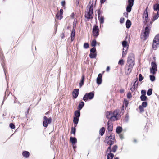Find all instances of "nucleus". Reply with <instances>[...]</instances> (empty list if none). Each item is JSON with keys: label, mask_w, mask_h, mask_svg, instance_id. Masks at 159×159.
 <instances>
[{"label": "nucleus", "mask_w": 159, "mask_h": 159, "mask_svg": "<svg viewBox=\"0 0 159 159\" xmlns=\"http://www.w3.org/2000/svg\"><path fill=\"white\" fill-rule=\"evenodd\" d=\"M106 118L110 120V121H115L120 117V116L119 114V111L115 110L113 112L111 111H107L106 113Z\"/></svg>", "instance_id": "obj_1"}, {"label": "nucleus", "mask_w": 159, "mask_h": 159, "mask_svg": "<svg viewBox=\"0 0 159 159\" xmlns=\"http://www.w3.org/2000/svg\"><path fill=\"white\" fill-rule=\"evenodd\" d=\"M87 11L85 13V17L88 19H92L93 16V4L90 2L87 7Z\"/></svg>", "instance_id": "obj_2"}, {"label": "nucleus", "mask_w": 159, "mask_h": 159, "mask_svg": "<svg viewBox=\"0 0 159 159\" xmlns=\"http://www.w3.org/2000/svg\"><path fill=\"white\" fill-rule=\"evenodd\" d=\"M143 28V33L142 34L141 36V39L145 41L148 38L149 35L151 27L148 24H146V26Z\"/></svg>", "instance_id": "obj_3"}, {"label": "nucleus", "mask_w": 159, "mask_h": 159, "mask_svg": "<svg viewBox=\"0 0 159 159\" xmlns=\"http://www.w3.org/2000/svg\"><path fill=\"white\" fill-rule=\"evenodd\" d=\"M115 139V134H111L109 136H107L106 137L104 142L108 145L111 146L114 143Z\"/></svg>", "instance_id": "obj_4"}, {"label": "nucleus", "mask_w": 159, "mask_h": 159, "mask_svg": "<svg viewBox=\"0 0 159 159\" xmlns=\"http://www.w3.org/2000/svg\"><path fill=\"white\" fill-rule=\"evenodd\" d=\"M94 94L93 92H92L89 93H86L83 98V100L86 102L88 100L92 99L94 97Z\"/></svg>", "instance_id": "obj_5"}, {"label": "nucleus", "mask_w": 159, "mask_h": 159, "mask_svg": "<svg viewBox=\"0 0 159 159\" xmlns=\"http://www.w3.org/2000/svg\"><path fill=\"white\" fill-rule=\"evenodd\" d=\"M159 45V34L156 35L153 41L152 48L156 50L157 48V46Z\"/></svg>", "instance_id": "obj_6"}, {"label": "nucleus", "mask_w": 159, "mask_h": 159, "mask_svg": "<svg viewBox=\"0 0 159 159\" xmlns=\"http://www.w3.org/2000/svg\"><path fill=\"white\" fill-rule=\"evenodd\" d=\"M134 55L132 53L129 54L128 56L127 59V64L134 65Z\"/></svg>", "instance_id": "obj_7"}, {"label": "nucleus", "mask_w": 159, "mask_h": 159, "mask_svg": "<svg viewBox=\"0 0 159 159\" xmlns=\"http://www.w3.org/2000/svg\"><path fill=\"white\" fill-rule=\"evenodd\" d=\"M157 70V66L156 63L155 62H152L151 63V68L150 69V73L154 75L156 74Z\"/></svg>", "instance_id": "obj_8"}, {"label": "nucleus", "mask_w": 159, "mask_h": 159, "mask_svg": "<svg viewBox=\"0 0 159 159\" xmlns=\"http://www.w3.org/2000/svg\"><path fill=\"white\" fill-rule=\"evenodd\" d=\"M43 118V125L44 127H47L48 126V124H50L51 122L52 118L51 117H50L48 119L46 116H44Z\"/></svg>", "instance_id": "obj_9"}, {"label": "nucleus", "mask_w": 159, "mask_h": 159, "mask_svg": "<svg viewBox=\"0 0 159 159\" xmlns=\"http://www.w3.org/2000/svg\"><path fill=\"white\" fill-rule=\"evenodd\" d=\"M134 0H128V5L126 9V10L127 12L129 13L131 12L132 7L134 5Z\"/></svg>", "instance_id": "obj_10"}, {"label": "nucleus", "mask_w": 159, "mask_h": 159, "mask_svg": "<svg viewBox=\"0 0 159 159\" xmlns=\"http://www.w3.org/2000/svg\"><path fill=\"white\" fill-rule=\"evenodd\" d=\"M134 66L133 64H126L125 68V73L126 74L129 75L131 73Z\"/></svg>", "instance_id": "obj_11"}, {"label": "nucleus", "mask_w": 159, "mask_h": 159, "mask_svg": "<svg viewBox=\"0 0 159 159\" xmlns=\"http://www.w3.org/2000/svg\"><path fill=\"white\" fill-rule=\"evenodd\" d=\"M93 33L95 37H97L99 35V28L98 26H94L93 28Z\"/></svg>", "instance_id": "obj_12"}, {"label": "nucleus", "mask_w": 159, "mask_h": 159, "mask_svg": "<svg viewBox=\"0 0 159 159\" xmlns=\"http://www.w3.org/2000/svg\"><path fill=\"white\" fill-rule=\"evenodd\" d=\"M107 129L108 131H111L113 130V125L112 122L110 120L108 121L107 125Z\"/></svg>", "instance_id": "obj_13"}, {"label": "nucleus", "mask_w": 159, "mask_h": 159, "mask_svg": "<svg viewBox=\"0 0 159 159\" xmlns=\"http://www.w3.org/2000/svg\"><path fill=\"white\" fill-rule=\"evenodd\" d=\"M147 8L146 10L144 11L143 16V19L146 22H147L149 20V19L148 17V13L147 11Z\"/></svg>", "instance_id": "obj_14"}, {"label": "nucleus", "mask_w": 159, "mask_h": 159, "mask_svg": "<svg viewBox=\"0 0 159 159\" xmlns=\"http://www.w3.org/2000/svg\"><path fill=\"white\" fill-rule=\"evenodd\" d=\"M102 74H99L96 80L97 84L98 85H100L102 83Z\"/></svg>", "instance_id": "obj_15"}, {"label": "nucleus", "mask_w": 159, "mask_h": 159, "mask_svg": "<svg viewBox=\"0 0 159 159\" xmlns=\"http://www.w3.org/2000/svg\"><path fill=\"white\" fill-rule=\"evenodd\" d=\"M79 93V90L78 89H75L72 92V95L73 97L76 98L78 96Z\"/></svg>", "instance_id": "obj_16"}, {"label": "nucleus", "mask_w": 159, "mask_h": 159, "mask_svg": "<svg viewBox=\"0 0 159 159\" xmlns=\"http://www.w3.org/2000/svg\"><path fill=\"white\" fill-rule=\"evenodd\" d=\"M70 140L73 145L75 144L77 142V139L75 137H70Z\"/></svg>", "instance_id": "obj_17"}, {"label": "nucleus", "mask_w": 159, "mask_h": 159, "mask_svg": "<svg viewBox=\"0 0 159 159\" xmlns=\"http://www.w3.org/2000/svg\"><path fill=\"white\" fill-rule=\"evenodd\" d=\"M74 115L75 116V117L79 118L80 115V110H78L75 111L74 112Z\"/></svg>", "instance_id": "obj_18"}, {"label": "nucleus", "mask_w": 159, "mask_h": 159, "mask_svg": "<svg viewBox=\"0 0 159 159\" xmlns=\"http://www.w3.org/2000/svg\"><path fill=\"white\" fill-rule=\"evenodd\" d=\"M131 25V22L129 20H127L126 22V26L127 28H129Z\"/></svg>", "instance_id": "obj_19"}, {"label": "nucleus", "mask_w": 159, "mask_h": 159, "mask_svg": "<svg viewBox=\"0 0 159 159\" xmlns=\"http://www.w3.org/2000/svg\"><path fill=\"white\" fill-rule=\"evenodd\" d=\"M84 76L83 75L82 76L81 81L80 83V88H81L82 85L84 84Z\"/></svg>", "instance_id": "obj_20"}, {"label": "nucleus", "mask_w": 159, "mask_h": 159, "mask_svg": "<svg viewBox=\"0 0 159 159\" xmlns=\"http://www.w3.org/2000/svg\"><path fill=\"white\" fill-rule=\"evenodd\" d=\"M122 45L123 47V48H127V49H128V47L127 43L126 41H124L122 42Z\"/></svg>", "instance_id": "obj_21"}, {"label": "nucleus", "mask_w": 159, "mask_h": 159, "mask_svg": "<svg viewBox=\"0 0 159 159\" xmlns=\"http://www.w3.org/2000/svg\"><path fill=\"white\" fill-rule=\"evenodd\" d=\"M22 155L25 157L27 158L29 157L30 153L28 152L27 151H25L23 152Z\"/></svg>", "instance_id": "obj_22"}, {"label": "nucleus", "mask_w": 159, "mask_h": 159, "mask_svg": "<svg viewBox=\"0 0 159 159\" xmlns=\"http://www.w3.org/2000/svg\"><path fill=\"white\" fill-rule=\"evenodd\" d=\"M84 103L83 102H81L78 105V110H81L84 105Z\"/></svg>", "instance_id": "obj_23"}, {"label": "nucleus", "mask_w": 159, "mask_h": 159, "mask_svg": "<svg viewBox=\"0 0 159 159\" xmlns=\"http://www.w3.org/2000/svg\"><path fill=\"white\" fill-rule=\"evenodd\" d=\"M62 14L59 13V12H58L56 15L57 18L59 20L61 19L63 17L62 16Z\"/></svg>", "instance_id": "obj_24"}, {"label": "nucleus", "mask_w": 159, "mask_h": 159, "mask_svg": "<svg viewBox=\"0 0 159 159\" xmlns=\"http://www.w3.org/2000/svg\"><path fill=\"white\" fill-rule=\"evenodd\" d=\"M153 9L155 11H159V4H157L153 6Z\"/></svg>", "instance_id": "obj_25"}, {"label": "nucleus", "mask_w": 159, "mask_h": 159, "mask_svg": "<svg viewBox=\"0 0 159 159\" xmlns=\"http://www.w3.org/2000/svg\"><path fill=\"white\" fill-rule=\"evenodd\" d=\"M105 132V128L104 127L102 128L99 130V134L101 136H102Z\"/></svg>", "instance_id": "obj_26"}, {"label": "nucleus", "mask_w": 159, "mask_h": 159, "mask_svg": "<svg viewBox=\"0 0 159 159\" xmlns=\"http://www.w3.org/2000/svg\"><path fill=\"white\" fill-rule=\"evenodd\" d=\"M127 50L128 49H127V48H124L123 49L122 57H124L126 56L127 53Z\"/></svg>", "instance_id": "obj_27"}, {"label": "nucleus", "mask_w": 159, "mask_h": 159, "mask_svg": "<svg viewBox=\"0 0 159 159\" xmlns=\"http://www.w3.org/2000/svg\"><path fill=\"white\" fill-rule=\"evenodd\" d=\"M159 17V11H157V14L154 15L153 16L152 20L153 21H155L157 20Z\"/></svg>", "instance_id": "obj_28"}, {"label": "nucleus", "mask_w": 159, "mask_h": 159, "mask_svg": "<svg viewBox=\"0 0 159 159\" xmlns=\"http://www.w3.org/2000/svg\"><path fill=\"white\" fill-rule=\"evenodd\" d=\"M114 157V154L111 153L108 154L107 156V159H112Z\"/></svg>", "instance_id": "obj_29"}, {"label": "nucleus", "mask_w": 159, "mask_h": 159, "mask_svg": "<svg viewBox=\"0 0 159 159\" xmlns=\"http://www.w3.org/2000/svg\"><path fill=\"white\" fill-rule=\"evenodd\" d=\"M122 129L121 127H118L116 129V132L118 134L120 133L122 131Z\"/></svg>", "instance_id": "obj_30"}, {"label": "nucleus", "mask_w": 159, "mask_h": 159, "mask_svg": "<svg viewBox=\"0 0 159 159\" xmlns=\"http://www.w3.org/2000/svg\"><path fill=\"white\" fill-rule=\"evenodd\" d=\"M97 54L95 53H90L89 57L91 58H95L96 57Z\"/></svg>", "instance_id": "obj_31"}, {"label": "nucleus", "mask_w": 159, "mask_h": 159, "mask_svg": "<svg viewBox=\"0 0 159 159\" xmlns=\"http://www.w3.org/2000/svg\"><path fill=\"white\" fill-rule=\"evenodd\" d=\"M75 35V33L74 32V31H72L71 34V41H73L74 39Z\"/></svg>", "instance_id": "obj_32"}, {"label": "nucleus", "mask_w": 159, "mask_h": 159, "mask_svg": "<svg viewBox=\"0 0 159 159\" xmlns=\"http://www.w3.org/2000/svg\"><path fill=\"white\" fill-rule=\"evenodd\" d=\"M79 120V118L77 117H74L73 119V122L75 124H77Z\"/></svg>", "instance_id": "obj_33"}, {"label": "nucleus", "mask_w": 159, "mask_h": 159, "mask_svg": "<svg viewBox=\"0 0 159 159\" xmlns=\"http://www.w3.org/2000/svg\"><path fill=\"white\" fill-rule=\"evenodd\" d=\"M140 98L141 101H144L146 100L147 97L145 95H142L140 96Z\"/></svg>", "instance_id": "obj_34"}, {"label": "nucleus", "mask_w": 159, "mask_h": 159, "mask_svg": "<svg viewBox=\"0 0 159 159\" xmlns=\"http://www.w3.org/2000/svg\"><path fill=\"white\" fill-rule=\"evenodd\" d=\"M118 148V146L117 145H114L112 149V152H115Z\"/></svg>", "instance_id": "obj_35"}, {"label": "nucleus", "mask_w": 159, "mask_h": 159, "mask_svg": "<svg viewBox=\"0 0 159 159\" xmlns=\"http://www.w3.org/2000/svg\"><path fill=\"white\" fill-rule=\"evenodd\" d=\"M152 93V90L151 89H149L148 90V91L147 94V95L148 96L151 95Z\"/></svg>", "instance_id": "obj_36"}, {"label": "nucleus", "mask_w": 159, "mask_h": 159, "mask_svg": "<svg viewBox=\"0 0 159 159\" xmlns=\"http://www.w3.org/2000/svg\"><path fill=\"white\" fill-rule=\"evenodd\" d=\"M96 44V40H93L92 41L91 45L92 47H95Z\"/></svg>", "instance_id": "obj_37"}, {"label": "nucleus", "mask_w": 159, "mask_h": 159, "mask_svg": "<svg viewBox=\"0 0 159 159\" xmlns=\"http://www.w3.org/2000/svg\"><path fill=\"white\" fill-rule=\"evenodd\" d=\"M124 64V61L123 59L120 60L118 62V64L120 65H122Z\"/></svg>", "instance_id": "obj_38"}, {"label": "nucleus", "mask_w": 159, "mask_h": 159, "mask_svg": "<svg viewBox=\"0 0 159 159\" xmlns=\"http://www.w3.org/2000/svg\"><path fill=\"white\" fill-rule=\"evenodd\" d=\"M76 131V128L75 127H72L71 128V133L73 134L74 135H75Z\"/></svg>", "instance_id": "obj_39"}, {"label": "nucleus", "mask_w": 159, "mask_h": 159, "mask_svg": "<svg viewBox=\"0 0 159 159\" xmlns=\"http://www.w3.org/2000/svg\"><path fill=\"white\" fill-rule=\"evenodd\" d=\"M136 85L134 84L133 86L130 88V90L132 92H133L134 91L135 89L136 88Z\"/></svg>", "instance_id": "obj_40"}, {"label": "nucleus", "mask_w": 159, "mask_h": 159, "mask_svg": "<svg viewBox=\"0 0 159 159\" xmlns=\"http://www.w3.org/2000/svg\"><path fill=\"white\" fill-rule=\"evenodd\" d=\"M147 105V103L146 102H142V104L141 106H142L144 107H146Z\"/></svg>", "instance_id": "obj_41"}, {"label": "nucleus", "mask_w": 159, "mask_h": 159, "mask_svg": "<svg viewBox=\"0 0 159 159\" xmlns=\"http://www.w3.org/2000/svg\"><path fill=\"white\" fill-rule=\"evenodd\" d=\"M144 107H143L142 106H139V108L140 110V112L142 113L144 111V110L143 108Z\"/></svg>", "instance_id": "obj_42"}, {"label": "nucleus", "mask_w": 159, "mask_h": 159, "mask_svg": "<svg viewBox=\"0 0 159 159\" xmlns=\"http://www.w3.org/2000/svg\"><path fill=\"white\" fill-rule=\"evenodd\" d=\"M150 80L152 81H154L155 80V77L153 75L150 76Z\"/></svg>", "instance_id": "obj_43"}, {"label": "nucleus", "mask_w": 159, "mask_h": 159, "mask_svg": "<svg viewBox=\"0 0 159 159\" xmlns=\"http://www.w3.org/2000/svg\"><path fill=\"white\" fill-rule=\"evenodd\" d=\"M112 152V150H111V146H110H110H109L107 148L106 150L107 152Z\"/></svg>", "instance_id": "obj_44"}, {"label": "nucleus", "mask_w": 159, "mask_h": 159, "mask_svg": "<svg viewBox=\"0 0 159 159\" xmlns=\"http://www.w3.org/2000/svg\"><path fill=\"white\" fill-rule=\"evenodd\" d=\"M96 51L95 48V47H93L90 50L91 53H95Z\"/></svg>", "instance_id": "obj_45"}, {"label": "nucleus", "mask_w": 159, "mask_h": 159, "mask_svg": "<svg viewBox=\"0 0 159 159\" xmlns=\"http://www.w3.org/2000/svg\"><path fill=\"white\" fill-rule=\"evenodd\" d=\"M100 22L101 24H103L104 23V17L103 16H101L100 19Z\"/></svg>", "instance_id": "obj_46"}, {"label": "nucleus", "mask_w": 159, "mask_h": 159, "mask_svg": "<svg viewBox=\"0 0 159 159\" xmlns=\"http://www.w3.org/2000/svg\"><path fill=\"white\" fill-rule=\"evenodd\" d=\"M89 47V45L87 43H85L84 44V47L85 48L87 49Z\"/></svg>", "instance_id": "obj_47"}, {"label": "nucleus", "mask_w": 159, "mask_h": 159, "mask_svg": "<svg viewBox=\"0 0 159 159\" xmlns=\"http://www.w3.org/2000/svg\"><path fill=\"white\" fill-rule=\"evenodd\" d=\"M10 127L12 129H14L15 128V126L13 124L11 123H10L9 125Z\"/></svg>", "instance_id": "obj_48"}, {"label": "nucleus", "mask_w": 159, "mask_h": 159, "mask_svg": "<svg viewBox=\"0 0 159 159\" xmlns=\"http://www.w3.org/2000/svg\"><path fill=\"white\" fill-rule=\"evenodd\" d=\"M139 80L140 81H141L143 80V77L142 75L141 74H140L139 75Z\"/></svg>", "instance_id": "obj_49"}, {"label": "nucleus", "mask_w": 159, "mask_h": 159, "mask_svg": "<svg viewBox=\"0 0 159 159\" xmlns=\"http://www.w3.org/2000/svg\"><path fill=\"white\" fill-rule=\"evenodd\" d=\"M98 17L99 19L100 15L101 13V11L100 10H98L97 11Z\"/></svg>", "instance_id": "obj_50"}, {"label": "nucleus", "mask_w": 159, "mask_h": 159, "mask_svg": "<svg viewBox=\"0 0 159 159\" xmlns=\"http://www.w3.org/2000/svg\"><path fill=\"white\" fill-rule=\"evenodd\" d=\"M128 104V102L127 101H124L123 103V105L127 107Z\"/></svg>", "instance_id": "obj_51"}, {"label": "nucleus", "mask_w": 159, "mask_h": 159, "mask_svg": "<svg viewBox=\"0 0 159 159\" xmlns=\"http://www.w3.org/2000/svg\"><path fill=\"white\" fill-rule=\"evenodd\" d=\"M124 18H121L120 19V23L121 24L123 23L124 22Z\"/></svg>", "instance_id": "obj_52"}, {"label": "nucleus", "mask_w": 159, "mask_h": 159, "mask_svg": "<svg viewBox=\"0 0 159 159\" xmlns=\"http://www.w3.org/2000/svg\"><path fill=\"white\" fill-rule=\"evenodd\" d=\"M127 98H130L132 97V95L130 93H129L127 94Z\"/></svg>", "instance_id": "obj_53"}, {"label": "nucleus", "mask_w": 159, "mask_h": 159, "mask_svg": "<svg viewBox=\"0 0 159 159\" xmlns=\"http://www.w3.org/2000/svg\"><path fill=\"white\" fill-rule=\"evenodd\" d=\"M146 91L145 90H142L141 91V93L142 94V95H145V93H146Z\"/></svg>", "instance_id": "obj_54"}, {"label": "nucleus", "mask_w": 159, "mask_h": 159, "mask_svg": "<svg viewBox=\"0 0 159 159\" xmlns=\"http://www.w3.org/2000/svg\"><path fill=\"white\" fill-rule=\"evenodd\" d=\"M138 83L139 82L138 81V80L137 79L135 81V82L134 84H135L136 85V86H137L138 85Z\"/></svg>", "instance_id": "obj_55"}, {"label": "nucleus", "mask_w": 159, "mask_h": 159, "mask_svg": "<svg viewBox=\"0 0 159 159\" xmlns=\"http://www.w3.org/2000/svg\"><path fill=\"white\" fill-rule=\"evenodd\" d=\"M63 10L62 9H61L60 10V12H59V13L62 14H63Z\"/></svg>", "instance_id": "obj_56"}, {"label": "nucleus", "mask_w": 159, "mask_h": 159, "mask_svg": "<svg viewBox=\"0 0 159 159\" xmlns=\"http://www.w3.org/2000/svg\"><path fill=\"white\" fill-rule=\"evenodd\" d=\"M110 70V68L109 66H107L106 68V70L108 72L109 71V70Z\"/></svg>", "instance_id": "obj_57"}, {"label": "nucleus", "mask_w": 159, "mask_h": 159, "mask_svg": "<svg viewBox=\"0 0 159 159\" xmlns=\"http://www.w3.org/2000/svg\"><path fill=\"white\" fill-rule=\"evenodd\" d=\"M65 4V2L64 1H63L61 2V5L62 6H64Z\"/></svg>", "instance_id": "obj_58"}, {"label": "nucleus", "mask_w": 159, "mask_h": 159, "mask_svg": "<svg viewBox=\"0 0 159 159\" xmlns=\"http://www.w3.org/2000/svg\"><path fill=\"white\" fill-rule=\"evenodd\" d=\"M106 0H100V2L101 4H102L104 3V2H105Z\"/></svg>", "instance_id": "obj_59"}, {"label": "nucleus", "mask_w": 159, "mask_h": 159, "mask_svg": "<svg viewBox=\"0 0 159 159\" xmlns=\"http://www.w3.org/2000/svg\"><path fill=\"white\" fill-rule=\"evenodd\" d=\"M119 137H120V138L121 139H122L123 138V135H122L121 134L120 135Z\"/></svg>", "instance_id": "obj_60"}, {"label": "nucleus", "mask_w": 159, "mask_h": 159, "mask_svg": "<svg viewBox=\"0 0 159 159\" xmlns=\"http://www.w3.org/2000/svg\"><path fill=\"white\" fill-rule=\"evenodd\" d=\"M75 26L74 25V27H73L72 31H74V32L75 33Z\"/></svg>", "instance_id": "obj_61"}, {"label": "nucleus", "mask_w": 159, "mask_h": 159, "mask_svg": "<svg viewBox=\"0 0 159 159\" xmlns=\"http://www.w3.org/2000/svg\"><path fill=\"white\" fill-rule=\"evenodd\" d=\"M120 93H123L124 92V90H123V89L120 90Z\"/></svg>", "instance_id": "obj_62"}, {"label": "nucleus", "mask_w": 159, "mask_h": 159, "mask_svg": "<svg viewBox=\"0 0 159 159\" xmlns=\"http://www.w3.org/2000/svg\"><path fill=\"white\" fill-rule=\"evenodd\" d=\"M134 141L135 143H136V142H137V140L135 139H134Z\"/></svg>", "instance_id": "obj_63"}, {"label": "nucleus", "mask_w": 159, "mask_h": 159, "mask_svg": "<svg viewBox=\"0 0 159 159\" xmlns=\"http://www.w3.org/2000/svg\"><path fill=\"white\" fill-rule=\"evenodd\" d=\"M70 26H68V27H67V29H69V28H70Z\"/></svg>", "instance_id": "obj_64"}]
</instances>
